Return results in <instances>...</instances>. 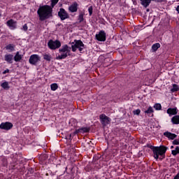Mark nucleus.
I'll return each instance as SVG.
<instances>
[{"instance_id": "4468645a", "label": "nucleus", "mask_w": 179, "mask_h": 179, "mask_svg": "<svg viewBox=\"0 0 179 179\" xmlns=\"http://www.w3.org/2000/svg\"><path fill=\"white\" fill-rule=\"evenodd\" d=\"M166 113L167 114H169V117H171V115H177L178 112L177 111V108H169L167 109Z\"/></svg>"}, {"instance_id": "6ab92c4d", "label": "nucleus", "mask_w": 179, "mask_h": 179, "mask_svg": "<svg viewBox=\"0 0 179 179\" xmlns=\"http://www.w3.org/2000/svg\"><path fill=\"white\" fill-rule=\"evenodd\" d=\"M1 86L5 90H9V89H10V87L9 86V83H8V81H4L3 83H1Z\"/></svg>"}, {"instance_id": "9d476101", "label": "nucleus", "mask_w": 179, "mask_h": 179, "mask_svg": "<svg viewBox=\"0 0 179 179\" xmlns=\"http://www.w3.org/2000/svg\"><path fill=\"white\" fill-rule=\"evenodd\" d=\"M98 41H106V32L104 31H100L99 34L95 36Z\"/></svg>"}, {"instance_id": "aec40b11", "label": "nucleus", "mask_w": 179, "mask_h": 179, "mask_svg": "<svg viewBox=\"0 0 179 179\" xmlns=\"http://www.w3.org/2000/svg\"><path fill=\"white\" fill-rule=\"evenodd\" d=\"M171 122H172L173 124L178 125V124H179V115L173 116V117L171 118Z\"/></svg>"}, {"instance_id": "20e7f679", "label": "nucleus", "mask_w": 179, "mask_h": 179, "mask_svg": "<svg viewBox=\"0 0 179 179\" xmlns=\"http://www.w3.org/2000/svg\"><path fill=\"white\" fill-rule=\"evenodd\" d=\"M75 44L71 45V50L73 52H76V50L78 49L80 52H82L85 50V44L80 40H75Z\"/></svg>"}, {"instance_id": "423d86ee", "label": "nucleus", "mask_w": 179, "mask_h": 179, "mask_svg": "<svg viewBox=\"0 0 179 179\" xmlns=\"http://www.w3.org/2000/svg\"><path fill=\"white\" fill-rule=\"evenodd\" d=\"M58 16L60 18V20H66V19H69V13H68L64 8H59Z\"/></svg>"}, {"instance_id": "39448f33", "label": "nucleus", "mask_w": 179, "mask_h": 179, "mask_svg": "<svg viewBox=\"0 0 179 179\" xmlns=\"http://www.w3.org/2000/svg\"><path fill=\"white\" fill-rule=\"evenodd\" d=\"M48 47L50 50H58L61 47V41L59 40L50 39L48 43Z\"/></svg>"}, {"instance_id": "72a5a7b5", "label": "nucleus", "mask_w": 179, "mask_h": 179, "mask_svg": "<svg viewBox=\"0 0 179 179\" xmlns=\"http://www.w3.org/2000/svg\"><path fill=\"white\" fill-rule=\"evenodd\" d=\"M152 1H153L154 2H159V3L164 2V0H152Z\"/></svg>"}, {"instance_id": "c85d7f7f", "label": "nucleus", "mask_w": 179, "mask_h": 179, "mask_svg": "<svg viewBox=\"0 0 179 179\" xmlns=\"http://www.w3.org/2000/svg\"><path fill=\"white\" fill-rule=\"evenodd\" d=\"M134 115H139L141 114V110L139 109H136L133 111Z\"/></svg>"}, {"instance_id": "e433bc0d", "label": "nucleus", "mask_w": 179, "mask_h": 179, "mask_svg": "<svg viewBox=\"0 0 179 179\" xmlns=\"http://www.w3.org/2000/svg\"><path fill=\"white\" fill-rule=\"evenodd\" d=\"M176 10H177L178 13H179V6H177Z\"/></svg>"}, {"instance_id": "412c9836", "label": "nucleus", "mask_w": 179, "mask_h": 179, "mask_svg": "<svg viewBox=\"0 0 179 179\" xmlns=\"http://www.w3.org/2000/svg\"><path fill=\"white\" fill-rule=\"evenodd\" d=\"M151 2L152 0H143V1H141V5L144 6V8H148V6L150 5Z\"/></svg>"}, {"instance_id": "0eeeda50", "label": "nucleus", "mask_w": 179, "mask_h": 179, "mask_svg": "<svg viewBox=\"0 0 179 179\" xmlns=\"http://www.w3.org/2000/svg\"><path fill=\"white\" fill-rule=\"evenodd\" d=\"M31 65H37V63L40 62V56L38 55H32L29 59Z\"/></svg>"}, {"instance_id": "a878e982", "label": "nucleus", "mask_w": 179, "mask_h": 179, "mask_svg": "<svg viewBox=\"0 0 179 179\" xmlns=\"http://www.w3.org/2000/svg\"><path fill=\"white\" fill-rule=\"evenodd\" d=\"M145 114H152L153 113V108L149 107L147 110L145 111Z\"/></svg>"}, {"instance_id": "f704fd0d", "label": "nucleus", "mask_w": 179, "mask_h": 179, "mask_svg": "<svg viewBox=\"0 0 179 179\" xmlns=\"http://www.w3.org/2000/svg\"><path fill=\"white\" fill-rule=\"evenodd\" d=\"M173 179H179V174H177Z\"/></svg>"}, {"instance_id": "9b49d317", "label": "nucleus", "mask_w": 179, "mask_h": 179, "mask_svg": "<svg viewBox=\"0 0 179 179\" xmlns=\"http://www.w3.org/2000/svg\"><path fill=\"white\" fill-rule=\"evenodd\" d=\"M79 6V4H78L76 2H73L71 5L69 6V12L71 13H75V12H78V7Z\"/></svg>"}, {"instance_id": "dca6fc26", "label": "nucleus", "mask_w": 179, "mask_h": 179, "mask_svg": "<svg viewBox=\"0 0 179 179\" xmlns=\"http://www.w3.org/2000/svg\"><path fill=\"white\" fill-rule=\"evenodd\" d=\"M5 61L6 62H8V64H12L13 62V55H6L5 57Z\"/></svg>"}, {"instance_id": "b1692460", "label": "nucleus", "mask_w": 179, "mask_h": 179, "mask_svg": "<svg viewBox=\"0 0 179 179\" xmlns=\"http://www.w3.org/2000/svg\"><path fill=\"white\" fill-rule=\"evenodd\" d=\"M50 89L53 92H55V90H57V89H58V84L53 83V84L50 85Z\"/></svg>"}, {"instance_id": "1a4fd4ad", "label": "nucleus", "mask_w": 179, "mask_h": 179, "mask_svg": "<svg viewBox=\"0 0 179 179\" xmlns=\"http://www.w3.org/2000/svg\"><path fill=\"white\" fill-rule=\"evenodd\" d=\"M12 128H13V124L9 122H2L0 124V129H4V131H9Z\"/></svg>"}, {"instance_id": "cd10ccee", "label": "nucleus", "mask_w": 179, "mask_h": 179, "mask_svg": "<svg viewBox=\"0 0 179 179\" xmlns=\"http://www.w3.org/2000/svg\"><path fill=\"white\" fill-rule=\"evenodd\" d=\"M88 12L90 13V16H92V15L93 14V6L89 7Z\"/></svg>"}, {"instance_id": "ddd939ff", "label": "nucleus", "mask_w": 179, "mask_h": 179, "mask_svg": "<svg viewBox=\"0 0 179 179\" xmlns=\"http://www.w3.org/2000/svg\"><path fill=\"white\" fill-rule=\"evenodd\" d=\"M90 131L89 128L87 127H83L78 129H76L74 131V135H76L77 134H86L87 132H89Z\"/></svg>"}, {"instance_id": "473e14b6", "label": "nucleus", "mask_w": 179, "mask_h": 179, "mask_svg": "<svg viewBox=\"0 0 179 179\" xmlns=\"http://www.w3.org/2000/svg\"><path fill=\"white\" fill-rule=\"evenodd\" d=\"M173 145H179V141L176 139L173 141Z\"/></svg>"}, {"instance_id": "f03ea898", "label": "nucleus", "mask_w": 179, "mask_h": 179, "mask_svg": "<svg viewBox=\"0 0 179 179\" xmlns=\"http://www.w3.org/2000/svg\"><path fill=\"white\" fill-rule=\"evenodd\" d=\"M59 55L56 59H65L68 56L71 55V47L68 45H64L59 49Z\"/></svg>"}, {"instance_id": "f8f14e48", "label": "nucleus", "mask_w": 179, "mask_h": 179, "mask_svg": "<svg viewBox=\"0 0 179 179\" xmlns=\"http://www.w3.org/2000/svg\"><path fill=\"white\" fill-rule=\"evenodd\" d=\"M6 24L10 27V30H15V29H16L17 22L13 20H10L7 21Z\"/></svg>"}, {"instance_id": "4be33fe9", "label": "nucleus", "mask_w": 179, "mask_h": 179, "mask_svg": "<svg viewBox=\"0 0 179 179\" xmlns=\"http://www.w3.org/2000/svg\"><path fill=\"white\" fill-rule=\"evenodd\" d=\"M43 56V59H45V61H48V62H50V61H51L52 58L51 57V55L50 54H44Z\"/></svg>"}, {"instance_id": "c9c22d12", "label": "nucleus", "mask_w": 179, "mask_h": 179, "mask_svg": "<svg viewBox=\"0 0 179 179\" xmlns=\"http://www.w3.org/2000/svg\"><path fill=\"white\" fill-rule=\"evenodd\" d=\"M9 73V69H7V70L3 71V73Z\"/></svg>"}, {"instance_id": "c756f323", "label": "nucleus", "mask_w": 179, "mask_h": 179, "mask_svg": "<svg viewBox=\"0 0 179 179\" xmlns=\"http://www.w3.org/2000/svg\"><path fill=\"white\" fill-rule=\"evenodd\" d=\"M29 27H27V24H25L23 25L22 30H23L24 31H27Z\"/></svg>"}, {"instance_id": "5701e85b", "label": "nucleus", "mask_w": 179, "mask_h": 179, "mask_svg": "<svg viewBox=\"0 0 179 179\" xmlns=\"http://www.w3.org/2000/svg\"><path fill=\"white\" fill-rule=\"evenodd\" d=\"M159 48H160V43H155V44L152 45V50L153 51H157V50H159Z\"/></svg>"}, {"instance_id": "a211bd4d", "label": "nucleus", "mask_w": 179, "mask_h": 179, "mask_svg": "<svg viewBox=\"0 0 179 179\" xmlns=\"http://www.w3.org/2000/svg\"><path fill=\"white\" fill-rule=\"evenodd\" d=\"M6 50L9 52H12L15 51V45L13 44H8L5 47Z\"/></svg>"}, {"instance_id": "393cba45", "label": "nucleus", "mask_w": 179, "mask_h": 179, "mask_svg": "<svg viewBox=\"0 0 179 179\" xmlns=\"http://www.w3.org/2000/svg\"><path fill=\"white\" fill-rule=\"evenodd\" d=\"M58 2H59V0H51V6L50 8H54V6H55V5H57L58 3Z\"/></svg>"}, {"instance_id": "7c9ffc66", "label": "nucleus", "mask_w": 179, "mask_h": 179, "mask_svg": "<svg viewBox=\"0 0 179 179\" xmlns=\"http://www.w3.org/2000/svg\"><path fill=\"white\" fill-rule=\"evenodd\" d=\"M78 20L80 22H83V14H80V15L78 17Z\"/></svg>"}, {"instance_id": "4c0bfd02", "label": "nucleus", "mask_w": 179, "mask_h": 179, "mask_svg": "<svg viewBox=\"0 0 179 179\" xmlns=\"http://www.w3.org/2000/svg\"><path fill=\"white\" fill-rule=\"evenodd\" d=\"M8 163L6 162V161L4 162V166H7Z\"/></svg>"}, {"instance_id": "58836bf2", "label": "nucleus", "mask_w": 179, "mask_h": 179, "mask_svg": "<svg viewBox=\"0 0 179 179\" xmlns=\"http://www.w3.org/2000/svg\"><path fill=\"white\" fill-rule=\"evenodd\" d=\"M171 149H174V146H171Z\"/></svg>"}, {"instance_id": "ea45409f", "label": "nucleus", "mask_w": 179, "mask_h": 179, "mask_svg": "<svg viewBox=\"0 0 179 179\" xmlns=\"http://www.w3.org/2000/svg\"><path fill=\"white\" fill-rule=\"evenodd\" d=\"M71 135L70 134V135L69 136V139H71Z\"/></svg>"}, {"instance_id": "6e6552de", "label": "nucleus", "mask_w": 179, "mask_h": 179, "mask_svg": "<svg viewBox=\"0 0 179 179\" xmlns=\"http://www.w3.org/2000/svg\"><path fill=\"white\" fill-rule=\"evenodd\" d=\"M99 119L101 120L102 125H104V126L108 125V124H110L111 121V119H110V117H108L107 115L104 114L100 115Z\"/></svg>"}, {"instance_id": "bb28decb", "label": "nucleus", "mask_w": 179, "mask_h": 179, "mask_svg": "<svg viewBox=\"0 0 179 179\" xmlns=\"http://www.w3.org/2000/svg\"><path fill=\"white\" fill-rule=\"evenodd\" d=\"M154 108H155V110H162V104L160 103H156L154 106Z\"/></svg>"}, {"instance_id": "2f4dec72", "label": "nucleus", "mask_w": 179, "mask_h": 179, "mask_svg": "<svg viewBox=\"0 0 179 179\" xmlns=\"http://www.w3.org/2000/svg\"><path fill=\"white\" fill-rule=\"evenodd\" d=\"M173 90H174V92H178V86H177V85H176V84H174L173 85Z\"/></svg>"}, {"instance_id": "7ed1b4c3", "label": "nucleus", "mask_w": 179, "mask_h": 179, "mask_svg": "<svg viewBox=\"0 0 179 179\" xmlns=\"http://www.w3.org/2000/svg\"><path fill=\"white\" fill-rule=\"evenodd\" d=\"M151 150L153 152L154 157L157 160V159H159V156H163V155L166 153L167 148L164 146L152 147Z\"/></svg>"}, {"instance_id": "f257e3e1", "label": "nucleus", "mask_w": 179, "mask_h": 179, "mask_svg": "<svg viewBox=\"0 0 179 179\" xmlns=\"http://www.w3.org/2000/svg\"><path fill=\"white\" fill-rule=\"evenodd\" d=\"M39 20L43 22L46 19H50L52 16V8L50 6L45 5L40 6L37 10Z\"/></svg>"}, {"instance_id": "2eb2a0df", "label": "nucleus", "mask_w": 179, "mask_h": 179, "mask_svg": "<svg viewBox=\"0 0 179 179\" xmlns=\"http://www.w3.org/2000/svg\"><path fill=\"white\" fill-rule=\"evenodd\" d=\"M164 136H166L169 139H176L177 138V135L176 134H172L169 131H166L164 133Z\"/></svg>"}, {"instance_id": "f3484780", "label": "nucleus", "mask_w": 179, "mask_h": 179, "mask_svg": "<svg viewBox=\"0 0 179 179\" xmlns=\"http://www.w3.org/2000/svg\"><path fill=\"white\" fill-rule=\"evenodd\" d=\"M22 58H23L22 55H20L19 52H17L14 57V61H15V62H20V61H22Z\"/></svg>"}]
</instances>
